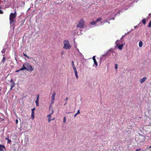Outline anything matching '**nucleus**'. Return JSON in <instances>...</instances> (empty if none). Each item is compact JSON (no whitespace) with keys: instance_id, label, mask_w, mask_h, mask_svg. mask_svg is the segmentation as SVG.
<instances>
[{"instance_id":"48","label":"nucleus","mask_w":151,"mask_h":151,"mask_svg":"<svg viewBox=\"0 0 151 151\" xmlns=\"http://www.w3.org/2000/svg\"><path fill=\"white\" fill-rule=\"evenodd\" d=\"M66 104V103H65V104L64 105H65Z\"/></svg>"},{"instance_id":"14","label":"nucleus","mask_w":151,"mask_h":151,"mask_svg":"<svg viewBox=\"0 0 151 151\" xmlns=\"http://www.w3.org/2000/svg\"><path fill=\"white\" fill-rule=\"evenodd\" d=\"M105 55H103L102 56V57L101 58L100 60V65H101L100 64L101 63V60H104V59H105Z\"/></svg>"},{"instance_id":"1","label":"nucleus","mask_w":151,"mask_h":151,"mask_svg":"<svg viewBox=\"0 0 151 151\" xmlns=\"http://www.w3.org/2000/svg\"><path fill=\"white\" fill-rule=\"evenodd\" d=\"M64 46L63 48L66 50H68L71 48V45H70V43L68 40H65L63 42Z\"/></svg>"},{"instance_id":"52","label":"nucleus","mask_w":151,"mask_h":151,"mask_svg":"<svg viewBox=\"0 0 151 151\" xmlns=\"http://www.w3.org/2000/svg\"><path fill=\"white\" fill-rule=\"evenodd\" d=\"M29 66H31L30 65H29Z\"/></svg>"},{"instance_id":"33","label":"nucleus","mask_w":151,"mask_h":151,"mask_svg":"<svg viewBox=\"0 0 151 151\" xmlns=\"http://www.w3.org/2000/svg\"><path fill=\"white\" fill-rule=\"evenodd\" d=\"M64 54V51H62L61 53V55H62H62H63Z\"/></svg>"},{"instance_id":"37","label":"nucleus","mask_w":151,"mask_h":151,"mask_svg":"<svg viewBox=\"0 0 151 151\" xmlns=\"http://www.w3.org/2000/svg\"><path fill=\"white\" fill-rule=\"evenodd\" d=\"M141 150V149H137L135 151H140V150Z\"/></svg>"},{"instance_id":"13","label":"nucleus","mask_w":151,"mask_h":151,"mask_svg":"<svg viewBox=\"0 0 151 151\" xmlns=\"http://www.w3.org/2000/svg\"><path fill=\"white\" fill-rule=\"evenodd\" d=\"M3 148H5V147L4 145L0 144V151H4Z\"/></svg>"},{"instance_id":"43","label":"nucleus","mask_w":151,"mask_h":151,"mask_svg":"<svg viewBox=\"0 0 151 151\" xmlns=\"http://www.w3.org/2000/svg\"><path fill=\"white\" fill-rule=\"evenodd\" d=\"M115 69L116 70H117L118 69V67H115Z\"/></svg>"},{"instance_id":"8","label":"nucleus","mask_w":151,"mask_h":151,"mask_svg":"<svg viewBox=\"0 0 151 151\" xmlns=\"http://www.w3.org/2000/svg\"><path fill=\"white\" fill-rule=\"evenodd\" d=\"M55 95L56 93L55 92V91H53V93L52 94V96L51 97V104H53L54 102V101L55 100Z\"/></svg>"},{"instance_id":"21","label":"nucleus","mask_w":151,"mask_h":151,"mask_svg":"<svg viewBox=\"0 0 151 151\" xmlns=\"http://www.w3.org/2000/svg\"><path fill=\"white\" fill-rule=\"evenodd\" d=\"M142 22L143 24H146V19H143L142 20Z\"/></svg>"},{"instance_id":"55","label":"nucleus","mask_w":151,"mask_h":151,"mask_svg":"<svg viewBox=\"0 0 151 151\" xmlns=\"http://www.w3.org/2000/svg\"><path fill=\"white\" fill-rule=\"evenodd\" d=\"M6 0H4V1H5Z\"/></svg>"},{"instance_id":"31","label":"nucleus","mask_w":151,"mask_h":151,"mask_svg":"<svg viewBox=\"0 0 151 151\" xmlns=\"http://www.w3.org/2000/svg\"><path fill=\"white\" fill-rule=\"evenodd\" d=\"M10 83H14V81H13V80L12 79H11L10 81Z\"/></svg>"},{"instance_id":"17","label":"nucleus","mask_w":151,"mask_h":151,"mask_svg":"<svg viewBox=\"0 0 151 151\" xmlns=\"http://www.w3.org/2000/svg\"><path fill=\"white\" fill-rule=\"evenodd\" d=\"M143 43L142 41H140L139 42V47H141L142 46Z\"/></svg>"},{"instance_id":"44","label":"nucleus","mask_w":151,"mask_h":151,"mask_svg":"<svg viewBox=\"0 0 151 151\" xmlns=\"http://www.w3.org/2000/svg\"><path fill=\"white\" fill-rule=\"evenodd\" d=\"M55 119V118H53L51 119V120H53Z\"/></svg>"},{"instance_id":"47","label":"nucleus","mask_w":151,"mask_h":151,"mask_svg":"<svg viewBox=\"0 0 151 151\" xmlns=\"http://www.w3.org/2000/svg\"><path fill=\"white\" fill-rule=\"evenodd\" d=\"M115 66H117V65L116 64H115Z\"/></svg>"},{"instance_id":"5","label":"nucleus","mask_w":151,"mask_h":151,"mask_svg":"<svg viewBox=\"0 0 151 151\" xmlns=\"http://www.w3.org/2000/svg\"><path fill=\"white\" fill-rule=\"evenodd\" d=\"M84 25V22L83 19H81L79 22L77 27L81 28H83Z\"/></svg>"},{"instance_id":"49","label":"nucleus","mask_w":151,"mask_h":151,"mask_svg":"<svg viewBox=\"0 0 151 151\" xmlns=\"http://www.w3.org/2000/svg\"><path fill=\"white\" fill-rule=\"evenodd\" d=\"M23 66H24V65H23Z\"/></svg>"},{"instance_id":"27","label":"nucleus","mask_w":151,"mask_h":151,"mask_svg":"<svg viewBox=\"0 0 151 151\" xmlns=\"http://www.w3.org/2000/svg\"><path fill=\"white\" fill-rule=\"evenodd\" d=\"M66 119L65 117H64L63 118V122L65 123L66 122Z\"/></svg>"},{"instance_id":"53","label":"nucleus","mask_w":151,"mask_h":151,"mask_svg":"<svg viewBox=\"0 0 151 151\" xmlns=\"http://www.w3.org/2000/svg\"><path fill=\"white\" fill-rule=\"evenodd\" d=\"M1 94V93H0V95Z\"/></svg>"},{"instance_id":"6","label":"nucleus","mask_w":151,"mask_h":151,"mask_svg":"<svg viewBox=\"0 0 151 151\" xmlns=\"http://www.w3.org/2000/svg\"><path fill=\"white\" fill-rule=\"evenodd\" d=\"M119 41L117 40L115 42L116 44V46L120 50H121L122 49L124 45H125V43L122 44L120 45L118 42Z\"/></svg>"},{"instance_id":"16","label":"nucleus","mask_w":151,"mask_h":151,"mask_svg":"<svg viewBox=\"0 0 151 151\" xmlns=\"http://www.w3.org/2000/svg\"><path fill=\"white\" fill-rule=\"evenodd\" d=\"M15 84L14 83H13L11 84V88L10 89V90H11L15 86Z\"/></svg>"},{"instance_id":"32","label":"nucleus","mask_w":151,"mask_h":151,"mask_svg":"<svg viewBox=\"0 0 151 151\" xmlns=\"http://www.w3.org/2000/svg\"><path fill=\"white\" fill-rule=\"evenodd\" d=\"M39 96L38 95L37 96V99L36 100L39 101Z\"/></svg>"},{"instance_id":"11","label":"nucleus","mask_w":151,"mask_h":151,"mask_svg":"<svg viewBox=\"0 0 151 151\" xmlns=\"http://www.w3.org/2000/svg\"><path fill=\"white\" fill-rule=\"evenodd\" d=\"M146 77H144L139 80L140 82L141 83H142L146 80Z\"/></svg>"},{"instance_id":"51","label":"nucleus","mask_w":151,"mask_h":151,"mask_svg":"<svg viewBox=\"0 0 151 151\" xmlns=\"http://www.w3.org/2000/svg\"><path fill=\"white\" fill-rule=\"evenodd\" d=\"M1 89H0V91H1Z\"/></svg>"},{"instance_id":"36","label":"nucleus","mask_w":151,"mask_h":151,"mask_svg":"<svg viewBox=\"0 0 151 151\" xmlns=\"http://www.w3.org/2000/svg\"><path fill=\"white\" fill-rule=\"evenodd\" d=\"M3 13V11L2 10H0V14H2Z\"/></svg>"},{"instance_id":"40","label":"nucleus","mask_w":151,"mask_h":151,"mask_svg":"<svg viewBox=\"0 0 151 151\" xmlns=\"http://www.w3.org/2000/svg\"><path fill=\"white\" fill-rule=\"evenodd\" d=\"M77 114H78L77 113H76V114H75L74 117H75L77 115Z\"/></svg>"},{"instance_id":"46","label":"nucleus","mask_w":151,"mask_h":151,"mask_svg":"<svg viewBox=\"0 0 151 151\" xmlns=\"http://www.w3.org/2000/svg\"><path fill=\"white\" fill-rule=\"evenodd\" d=\"M79 68L78 67L77 68V69H79Z\"/></svg>"},{"instance_id":"18","label":"nucleus","mask_w":151,"mask_h":151,"mask_svg":"<svg viewBox=\"0 0 151 151\" xmlns=\"http://www.w3.org/2000/svg\"><path fill=\"white\" fill-rule=\"evenodd\" d=\"M112 52L111 50H109L108 52V53L106 55H107L109 56L110 55L111 53H109V52Z\"/></svg>"},{"instance_id":"28","label":"nucleus","mask_w":151,"mask_h":151,"mask_svg":"<svg viewBox=\"0 0 151 151\" xmlns=\"http://www.w3.org/2000/svg\"><path fill=\"white\" fill-rule=\"evenodd\" d=\"M148 27H151V20L150 21Z\"/></svg>"},{"instance_id":"12","label":"nucleus","mask_w":151,"mask_h":151,"mask_svg":"<svg viewBox=\"0 0 151 151\" xmlns=\"http://www.w3.org/2000/svg\"><path fill=\"white\" fill-rule=\"evenodd\" d=\"M111 14L112 16V17H110L109 19L110 20V19L114 20V17L116 15V13L114 14V12H113L111 13Z\"/></svg>"},{"instance_id":"3","label":"nucleus","mask_w":151,"mask_h":151,"mask_svg":"<svg viewBox=\"0 0 151 151\" xmlns=\"http://www.w3.org/2000/svg\"><path fill=\"white\" fill-rule=\"evenodd\" d=\"M34 68L32 67H22L20 70H17L16 71V72H18L20 70H22L26 69L28 71H32L33 70Z\"/></svg>"},{"instance_id":"24","label":"nucleus","mask_w":151,"mask_h":151,"mask_svg":"<svg viewBox=\"0 0 151 151\" xmlns=\"http://www.w3.org/2000/svg\"><path fill=\"white\" fill-rule=\"evenodd\" d=\"M36 105L37 106H39V101L36 100L35 101Z\"/></svg>"},{"instance_id":"35","label":"nucleus","mask_w":151,"mask_h":151,"mask_svg":"<svg viewBox=\"0 0 151 151\" xmlns=\"http://www.w3.org/2000/svg\"><path fill=\"white\" fill-rule=\"evenodd\" d=\"M48 121L49 122H50V121H51V119H50V118H48Z\"/></svg>"},{"instance_id":"41","label":"nucleus","mask_w":151,"mask_h":151,"mask_svg":"<svg viewBox=\"0 0 151 151\" xmlns=\"http://www.w3.org/2000/svg\"><path fill=\"white\" fill-rule=\"evenodd\" d=\"M23 55H24V56H25V57H26L27 56V55L25 54L24 53H23Z\"/></svg>"},{"instance_id":"20","label":"nucleus","mask_w":151,"mask_h":151,"mask_svg":"<svg viewBox=\"0 0 151 151\" xmlns=\"http://www.w3.org/2000/svg\"><path fill=\"white\" fill-rule=\"evenodd\" d=\"M76 53L77 54H77L79 53V52H80L79 51V49L77 47H76Z\"/></svg>"},{"instance_id":"30","label":"nucleus","mask_w":151,"mask_h":151,"mask_svg":"<svg viewBox=\"0 0 151 151\" xmlns=\"http://www.w3.org/2000/svg\"><path fill=\"white\" fill-rule=\"evenodd\" d=\"M93 60V61H95L96 60L95 59V56H94L92 58Z\"/></svg>"},{"instance_id":"19","label":"nucleus","mask_w":151,"mask_h":151,"mask_svg":"<svg viewBox=\"0 0 151 151\" xmlns=\"http://www.w3.org/2000/svg\"><path fill=\"white\" fill-rule=\"evenodd\" d=\"M3 58L2 59V62H3V63H4V61L5 60V57L4 55H3Z\"/></svg>"},{"instance_id":"15","label":"nucleus","mask_w":151,"mask_h":151,"mask_svg":"<svg viewBox=\"0 0 151 151\" xmlns=\"http://www.w3.org/2000/svg\"><path fill=\"white\" fill-rule=\"evenodd\" d=\"M5 139L7 140V143H10L11 142V139H9V137H6L5 138Z\"/></svg>"},{"instance_id":"45","label":"nucleus","mask_w":151,"mask_h":151,"mask_svg":"<svg viewBox=\"0 0 151 151\" xmlns=\"http://www.w3.org/2000/svg\"><path fill=\"white\" fill-rule=\"evenodd\" d=\"M71 113V112H68L67 113V114H69V113Z\"/></svg>"},{"instance_id":"9","label":"nucleus","mask_w":151,"mask_h":151,"mask_svg":"<svg viewBox=\"0 0 151 151\" xmlns=\"http://www.w3.org/2000/svg\"><path fill=\"white\" fill-rule=\"evenodd\" d=\"M35 110V107L33 108L32 109L31 117L32 120L35 118L34 116V110Z\"/></svg>"},{"instance_id":"10","label":"nucleus","mask_w":151,"mask_h":151,"mask_svg":"<svg viewBox=\"0 0 151 151\" xmlns=\"http://www.w3.org/2000/svg\"><path fill=\"white\" fill-rule=\"evenodd\" d=\"M73 67V69L74 72H75V76H76V77L77 78V79H78V73H77V69L75 67Z\"/></svg>"},{"instance_id":"26","label":"nucleus","mask_w":151,"mask_h":151,"mask_svg":"<svg viewBox=\"0 0 151 151\" xmlns=\"http://www.w3.org/2000/svg\"><path fill=\"white\" fill-rule=\"evenodd\" d=\"M28 59H33V58L31 57H29L27 55V56L26 57Z\"/></svg>"},{"instance_id":"2","label":"nucleus","mask_w":151,"mask_h":151,"mask_svg":"<svg viewBox=\"0 0 151 151\" xmlns=\"http://www.w3.org/2000/svg\"><path fill=\"white\" fill-rule=\"evenodd\" d=\"M17 16L16 12L15 10L14 13H11L10 15L9 20L10 24H12L14 21V19Z\"/></svg>"},{"instance_id":"42","label":"nucleus","mask_w":151,"mask_h":151,"mask_svg":"<svg viewBox=\"0 0 151 151\" xmlns=\"http://www.w3.org/2000/svg\"><path fill=\"white\" fill-rule=\"evenodd\" d=\"M16 122L17 124L18 122V120L17 119L16 120Z\"/></svg>"},{"instance_id":"50","label":"nucleus","mask_w":151,"mask_h":151,"mask_svg":"<svg viewBox=\"0 0 151 151\" xmlns=\"http://www.w3.org/2000/svg\"><path fill=\"white\" fill-rule=\"evenodd\" d=\"M150 111V110H149L148 111Z\"/></svg>"},{"instance_id":"54","label":"nucleus","mask_w":151,"mask_h":151,"mask_svg":"<svg viewBox=\"0 0 151 151\" xmlns=\"http://www.w3.org/2000/svg\"><path fill=\"white\" fill-rule=\"evenodd\" d=\"M150 147H151V146H150Z\"/></svg>"},{"instance_id":"29","label":"nucleus","mask_w":151,"mask_h":151,"mask_svg":"<svg viewBox=\"0 0 151 151\" xmlns=\"http://www.w3.org/2000/svg\"><path fill=\"white\" fill-rule=\"evenodd\" d=\"M104 22H101V23H100V24H99V25H97V26H98V25H103L104 24Z\"/></svg>"},{"instance_id":"22","label":"nucleus","mask_w":151,"mask_h":151,"mask_svg":"<svg viewBox=\"0 0 151 151\" xmlns=\"http://www.w3.org/2000/svg\"><path fill=\"white\" fill-rule=\"evenodd\" d=\"M52 113L53 112H52V113H51V114H49L48 116H47V117H48V118H50V119H51V115L52 114Z\"/></svg>"},{"instance_id":"38","label":"nucleus","mask_w":151,"mask_h":151,"mask_svg":"<svg viewBox=\"0 0 151 151\" xmlns=\"http://www.w3.org/2000/svg\"><path fill=\"white\" fill-rule=\"evenodd\" d=\"M75 42V47L76 48V47H77V45H76L75 42Z\"/></svg>"},{"instance_id":"7","label":"nucleus","mask_w":151,"mask_h":151,"mask_svg":"<svg viewBox=\"0 0 151 151\" xmlns=\"http://www.w3.org/2000/svg\"><path fill=\"white\" fill-rule=\"evenodd\" d=\"M102 19L101 17L98 18L96 19V21H93L91 22L90 23V24L94 25L98 22L102 20Z\"/></svg>"},{"instance_id":"23","label":"nucleus","mask_w":151,"mask_h":151,"mask_svg":"<svg viewBox=\"0 0 151 151\" xmlns=\"http://www.w3.org/2000/svg\"><path fill=\"white\" fill-rule=\"evenodd\" d=\"M94 65H95L96 66H97L98 65L97 62L96 61V60H95V61H93Z\"/></svg>"},{"instance_id":"25","label":"nucleus","mask_w":151,"mask_h":151,"mask_svg":"<svg viewBox=\"0 0 151 151\" xmlns=\"http://www.w3.org/2000/svg\"><path fill=\"white\" fill-rule=\"evenodd\" d=\"M5 49L3 48L2 51H1V53H4L5 52Z\"/></svg>"},{"instance_id":"39","label":"nucleus","mask_w":151,"mask_h":151,"mask_svg":"<svg viewBox=\"0 0 151 151\" xmlns=\"http://www.w3.org/2000/svg\"><path fill=\"white\" fill-rule=\"evenodd\" d=\"M68 97H66V98H65V101H68Z\"/></svg>"},{"instance_id":"34","label":"nucleus","mask_w":151,"mask_h":151,"mask_svg":"<svg viewBox=\"0 0 151 151\" xmlns=\"http://www.w3.org/2000/svg\"><path fill=\"white\" fill-rule=\"evenodd\" d=\"M78 114H80V110H78V111H77V112L76 113Z\"/></svg>"},{"instance_id":"4","label":"nucleus","mask_w":151,"mask_h":151,"mask_svg":"<svg viewBox=\"0 0 151 151\" xmlns=\"http://www.w3.org/2000/svg\"><path fill=\"white\" fill-rule=\"evenodd\" d=\"M77 55L80 58V60L81 63H83L86 61V60L84 59L83 55L81 52H79V53H78Z\"/></svg>"}]
</instances>
